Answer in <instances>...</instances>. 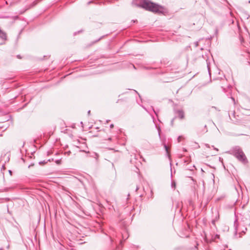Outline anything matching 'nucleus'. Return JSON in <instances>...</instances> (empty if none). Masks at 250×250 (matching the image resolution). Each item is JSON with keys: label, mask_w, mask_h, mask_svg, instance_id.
Returning <instances> with one entry per match:
<instances>
[{"label": "nucleus", "mask_w": 250, "mask_h": 250, "mask_svg": "<svg viewBox=\"0 0 250 250\" xmlns=\"http://www.w3.org/2000/svg\"><path fill=\"white\" fill-rule=\"evenodd\" d=\"M138 0H133L132 4L137 7H142L147 10L155 13H162L163 8L155 3L152 2L148 0L141 1L139 3H137Z\"/></svg>", "instance_id": "nucleus-1"}, {"label": "nucleus", "mask_w": 250, "mask_h": 250, "mask_svg": "<svg viewBox=\"0 0 250 250\" xmlns=\"http://www.w3.org/2000/svg\"><path fill=\"white\" fill-rule=\"evenodd\" d=\"M226 153L232 155L237 159L238 161L243 164L248 163L247 157L240 146H234L232 147L230 150L227 151Z\"/></svg>", "instance_id": "nucleus-2"}, {"label": "nucleus", "mask_w": 250, "mask_h": 250, "mask_svg": "<svg viewBox=\"0 0 250 250\" xmlns=\"http://www.w3.org/2000/svg\"><path fill=\"white\" fill-rule=\"evenodd\" d=\"M238 227V220L237 219H235V220L234 222V228L235 229V235L236 236H237Z\"/></svg>", "instance_id": "nucleus-3"}, {"label": "nucleus", "mask_w": 250, "mask_h": 250, "mask_svg": "<svg viewBox=\"0 0 250 250\" xmlns=\"http://www.w3.org/2000/svg\"><path fill=\"white\" fill-rule=\"evenodd\" d=\"M177 114L178 115L179 117L182 119L184 118V112L183 110H179L177 111Z\"/></svg>", "instance_id": "nucleus-4"}, {"label": "nucleus", "mask_w": 250, "mask_h": 250, "mask_svg": "<svg viewBox=\"0 0 250 250\" xmlns=\"http://www.w3.org/2000/svg\"><path fill=\"white\" fill-rule=\"evenodd\" d=\"M90 156H91V157H94V158H95L96 160H97V159H98V157H99V155H98V154L97 153H95V152H93V153H92V154Z\"/></svg>", "instance_id": "nucleus-5"}, {"label": "nucleus", "mask_w": 250, "mask_h": 250, "mask_svg": "<svg viewBox=\"0 0 250 250\" xmlns=\"http://www.w3.org/2000/svg\"><path fill=\"white\" fill-rule=\"evenodd\" d=\"M219 218V214H217V217H216V218L215 219H213L212 220L211 223L213 225H215V222Z\"/></svg>", "instance_id": "nucleus-6"}, {"label": "nucleus", "mask_w": 250, "mask_h": 250, "mask_svg": "<svg viewBox=\"0 0 250 250\" xmlns=\"http://www.w3.org/2000/svg\"><path fill=\"white\" fill-rule=\"evenodd\" d=\"M164 147L165 148L166 151L168 153V147L166 145H164Z\"/></svg>", "instance_id": "nucleus-7"}, {"label": "nucleus", "mask_w": 250, "mask_h": 250, "mask_svg": "<svg viewBox=\"0 0 250 250\" xmlns=\"http://www.w3.org/2000/svg\"><path fill=\"white\" fill-rule=\"evenodd\" d=\"M176 184L174 182H172L171 183V187L172 188H175Z\"/></svg>", "instance_id": "nucleus-8"}, {"label": "nucleus", "mask_w": 250, "mask_h": 250, "mask_svg": "<svg viewBox=\"0 0 250 250\" xmlns=\"http://www.w3.org/2000/svg\"><path fill=\"white\" fill-rule=\"evenodd\" d=\"M56 163L57 164H60V163H61V160H58L56 161Z\"/></svg>", "instance_id": "nucleus-9"}, {"label": "nucleus", "mask_w": 250, "mask_h": 250, "mask_svg": "<svg viewBox=\"0 0 250 250\" xmlns=\"http://www.w3.org/2000/svg\"><path fill=\"white\" fill-rule=\"evenodd\" d=\"M212 147L213 148V149L216 151H218V148H216L215 147H214V146H212Z\"/></svg>", "instance_id": "nucleus-10"}, {"label": "nucleus", "mask_w": 250, "mask_h": 250, "mask_svg": "<svg viewBox=\"0 0 250 250\" xmlns=\"http://www.w3.org/2000/svg\"><path fill=\"white\" fill-rule=\"evenodd\" d=\"M181 141V136H179L178 138V142H180Z\"/></svg>", "instance_id": "nucleus-11"}, {"label": "nucleus", "mask_w": 250, "mask_h": 250, "mask_svg": "<svg viewBox=\"0 0 250 250\" xmlns=\"http://www.w3.org/2000/svg\"><path fill=\"white\" fill-rule=\"evenodd\" d=\"M152 109L156 115L157 116V112L153 108H152Z\"/></svg>", "instance_id": "nucleus-12"}, {"label": "nucleus", "mask_w": 250, "mask_h": 250, "mask_svg": "<svg viewBox=\"0 0 250 250\" xmlns=\"http://www.w3.org/2000/svg\"><path fill=\"white\" fill-rule=\"evenodd\" d=\"M206 146L208 147V148H210V146L208 145V144H206L205 145Z\"/></svg>", "instance_id": "nucleus-13"}, {"label": "nucleus", "mask_w": 250, "mask_h": 250, "mask_svg": "<svg viewBox=\"0 0 250 250\" xmlns=\"http://www.w3.org/2000/svg\"><path fill=\"white\" fill-rule=\"evenodd\" d=\"M113 126H114V125H113V124H111V125H110V127L111 128H113Z\"/></svg>", "instance_id": "nucleus-14"}, {"label": "nucleus", "mask_w": 250, "mask_h": 250, "mask_svg": "<svg viewBox=\"0 0 250 250\" xmlns=\"http://www.w3.org/2000/svg\"><path fill=\"white\" fill-rule=\"evenodd\" d=\"M108 140H110L111 141L112 140V138L111 137H109L108 139H107Z\"/></svg>", "instance_id": "nucleus-15"}, {"label": "nucleus", "mask_w": 250, "mask_h": 250, "mask_svg": "<svg viewBox=\"0 0 250 250\" xmlns=\"http://www.w3.org/2000/svg\"><path fill=\"white\" fill-rule=\"evenodd\" d=\"M139 188L137 186L136 188V191H137L139 189Z\"/></svg>", "instance_id": "nucleus-16"}, {"label": "nucleus", "mask_w": 250, "mask_h": 250, "mask_svg": "<svg viewBox=\"0 0 250 250\" xmlns=\"http://www.w3.org/2000/svg\"><path fill=\"white\" fill-rule=\"evenodd\" d=\"M92 2H93V1H89V2H88V4H89L90 3H92Z\"/></svg>", "instance_id": "nucleus-17"}, {"label": "nucleus", "mask_w": 250, "mask_h": 250, "mask_svg": "<svg viewBox=\"0 0 250 250\" xmlns=\"http://www.w3.org/2000/svg\"><path fill=\"white\" fill-rule=\"evenodd\" d=\"M171 81V80H168L167 81H165V82H170Z\"/></svg>", "instance_id": "nucleus-18"}, {"label": "nucleus", "mask_w": 250, "mask_h": 250, "mask_svg": "<svg viewBox=\"0 0 250 250\" xmlns=\"http://www.w3.org/2000/svg\"><path fill=\"white\" fill-rule=\"evenodd\" d=\"M151 198H152V197H152V194H153V193H152V190H151Z\"/></svg>", "instance_id": "nucleus-19"}, {"label": "nucleus", "mask_w": 250, "mask_h": 250, "mask_svg": "<svg viewBox=\"0 0 250 250\" xmlns=\"http://www.w3.org/2000/svg\"><path fill=\"white\" fill-rule=\"evenodd\" d=\"M208 70L209 72V66H208Z\"/></svg>", "instance_id": "nucleus-20"}, {"label": "nucleus", "mask_w": 250, "mask_h": 250, "mask_svg": "<svg viewBox=\"0 0 250 250\" xmlns=\"http://www.w3.org/2000/svg\"><path fill=\"white\" fill-rule=\"evenodd\" d=\"M90 110H89V111H88V115H89V114H90Z\"/></svg>", "instance_id": "nucleus-21"}, {"label": "nucleus", "mask_w": 250, "mask_h": 250, "mask_svg": "<svg viewBox=\"0 0 250 250\" xmlns=\"http://www.w3.org/2000/svg\"><path fill=\"white\" fill-rule=\"evenodd\" d=\"M4 18H8V16H5V17H4Z\"/></svg>", "instance_id": "nucleus-22"}, {"label": "nucleus", "mask_w": 250, "mask_h": 250, "mask_svg": "<svg viewBox=\"0 0 250 250\" xmlns=\"http://www.w3.org/2000/svg\"><path fill=\"white\" fill-rule=\"evenodd\" d=\"M0 250H3V249L2 248H0Z\"/></svg>", "instance_id": "nucleus-23"}]
</instances>
